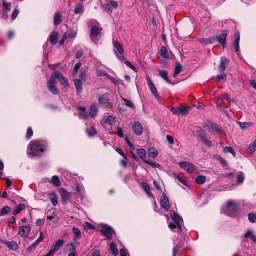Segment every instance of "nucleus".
<instances>
[{
    "label": "nucleus",
    "mask_w": 256,
    "mask_h": 256,
    "mask_svg": "<svg viewBox=\"0 0 256 256\" xmlns=\"http://www.w3.org/2000/svg\"><path fill=\"white\" fill-rule=\"evenodd\" d=\"M84 12V6L80 4L77 5L74 10V13L76 14H82Z\"/></svg>",
    "instance_id": "obj_40"
},
{
    "label": "nucleus",
    "mask_w": 256,
    "mask_h": 256,
    "mask_svg": "<svg viewBox=\"0 0 256 256\" xmlns=\"http://www.w3.org/2000/svg\"><path fill=\"white\" fill-rule=\"evenodd\" d=\"M149 87L152 93L154 95L156 100H160V98L154 85V84H151L150 85H149Z\"/></svg>",
    "instance_id": "obj_28"
},
{
    "label": "nucleus",
    "mask_w": 256,
    "mask_h": 256,
    "mask_svg": "<svg viewBox=\"0 0 256 256\" xmlns=\"http://www.w3.org/2000/svg\"><path fill=\"white\" fill-rule=\"evenodd\" d=\"M132 130L134 133L137 136H140L142 133V126L138 122H136L132 126Z\"/></svg>",
    "instance_id": "obj_17"
},
{
    "label": "nucleus",
    "mask_w": 256,
    "mask_h": 256,
    "mask_svg": "<svg viewBox=\"0 0 256 256\" xmlns=\"http://www.w3.org/2000/svg\"><path fill=\"white\" fill-rule=\"evenodd\" d=\"M86 132L88 136L91 137L94 136L96 134V130L92 127L90 128V129H88Z\"/></svg>",
    "instance_id": "obj_52"
},
{
    "label": "nucleus",
    "mask_w": 256,
    "mask_h": 256,
    "mask_svg": "<svg viewBox=\"0 0 256 256\" xmlns=\"http://www.w3.org/2000/svg\"><path fill=\"white\" fill-rule=\"evenodd\" d=\"M125 64L127 66L130 67L132 70H134L136 72H138V68L135 67L134 66H132L130 62L126 61L125 62Z\"/></svg>",
    "instance_id": "obj_61"
},
{
    "label": "nucleus",
    "mask_w": 256,
    "mask_h": 256,
    "mask_svg": "<svg viewBox=\"0 0 256 256\" xmlns=\"http://www.w3.org/2000/svg\"><path fill=\"white\" fill-rule=\"evenodd\" d=\"M60 194L62 199V200L65 204H67L68 201L70 200L72 197V193L68 192L64 188H62L60 190Z\"/></svg>",
    "instance_id": "obj_13"
},
{
    "label": "nucleus",
    "mask_w": 256,
    "mask_h": 256,
    "mask_svg": "<svg viewBox=\"0 0 256 256\" xmlns=\"http://www.w3.org/2000/svg\"><path fill=\"white\" fill-rule=\"evenodd\" d=\"M206 177L204 176H198V178L196 180V182L197 184H204L206 182Z\"/></svg>",
    "instance_id": "obj_46"
},
{
    "label": "nucleus",
    "mask_w": 256,
    "mask_h": 256,
    "mask_svg": "<svg viewBox=\"0 0 256 256\" xmlns=\"http://www.w3.org/2000/svg\"><path fill=\"white\" fill-rule=\"evenodd\" d=\"M158 152L153 149H150L148 152V155L149 156L153 158L156 157L158 156Z\"/></svg>",
    "instance_id": "obj_47"
},
{
    "label": "nucleus",
    "mask_w": 256,
    "mask_h": 256,
    "mask_svg": "<svg viewBox=\"0 0 256 256\" xmlns=\"http://www.w3.org/2000/svg\"><path fill=\"white\" fill-rule=\"evenodd\" d=\"M100 232L109 240L112 238V234L114 233L113 228L107 225H103L100 230Z\"/></svg>",
    "instance_id": "obj_11"
},
{
    "label": "nucleus",
    "mask_w": 256,
    "mask_h": 256,
    "mask_svg": "<svg viewBox=\"0 0 256 256\" xmlns=\"http://www.w3.org/2000/svg\"><path fill=\"white\" fill-rule=\"evenodd\" d=\"M221 164L224 167H227L228 166V163L226 160L220 157L218 159Z\"/></svg>",
    "instance_id": "obj_63"
},
{
    "label": "nucleus",
    "mask_w": 256,
    "mask_h": 256,
    "mask_svg": "<svg viewBox=\"0 0 256 256\" xmlns=\"http://www.w3.org/2000/svg\"><path fill=\"white\" fill-rule=\"evenodd\" d=\"M160 76L168 83L170 84L168 78V72L166 70H159Z\"/></svg>",
    "instance_id": "obj_22"
},
{
    "label": "nucleus",
    "mask_w": 256,
    "mask_h": 256,
    "mask_svg": "<svg viewBox=\"0 0 256 256\" xmlns=\"http://www.w3.org/2000/svg\"><path fill=\"white\" fill-rule=\"evenodd\" d=\"M244 180V176L242 172H239L237 176V184H238L242 183Z\"/></svg>",
    "instance_id": "obj_42"
},
{
    "label": "nucleus",
    "mask_w": 256,
    "mask_h": 256,
    "mask_svg": "<svg viewBox=\"0 0 256 256\" xmlns=\"http://www.w3.org/2000/svg\"><path fill=\"white\" fill-rule=\"evenodd\" d=\"M223 151L226 154L230 153L234 156H236V153H235L234 150L231 147H228V146L225 147V148H224Z\"/></svg>",
    "instance_id": "obj_48"
},
{
    "label": "nucleus",
    "mask_w": 256,
    "mask_h": 256,
    "mask_svg": "<svg viewBox=\"0 0 256 256\" xmlns=\"http://www.w3.org/2000/svg\"><path fill=\"white\" fill-rule=\"evenodd\" d=\"M180 114L182 115H186L190 112V108L188 106H184L180 108Z\"/></svg>",
    "instance_id": "obj_49"
},
{
    "label": "nucleus",
    "mask_w": 256,
    "mask_h": 256,
    "mask_svg": "<svg viewBox=\"0 0 256 256\" xmlns=\"http://www.w3.org/2000/svg\"><path fill=\"white\" fill-rule=\"evenodd\" d=\"M33 136V131L31 128H28L26 132V138H30Z\"/></svg>",
    "instance_id": "obj_64"
},
{
    "label": "nucleus",
    "mask_w": 256,
    "mask_h": 256,
    "mask_svg": "<svg viewBox=\"0 0 256 256\" xmlns=\"http://www.w3.org/2000/svg\"><path fill=\"white\" fill-rule=\"evenodd\" d=\"M102 8L103 10L108 12L109 14H110L112 12V10L111 8V6L108 4H102Z\"/></svg>",
    "instance_id": "obj_35"
},
{
    "label": "nucleus",
    "mask_w": 256,
    "mask_h": 256,
    "mask_svg": "<svg viewBox=\"0 0 256 256\" xmlns=\"http://www.w3.org/2000/svg\"><path fill=\"white\" fill-rule=\"evenodd\" d=\"M74 84L76 86L77 90L80 93L82 90V81L79 79H76L74 80Z\"/></svg>",
    "instance_id": "obj_32"
},
{
    "label": "nucleus",
    "mask_w": 256,
    "mask_h": 256,
    "mask_svg": "<svg viewBox=\"0 0 256 256\" xmlns=\"http://www.w3.org/2000/svg\"><path fill=\"white\" fill-rule=\"evenodd\" d=\"M208 132L212 135L225 134L224 129L214 122H209L206 124Z\"/></svg>",
    "instance_id": "obj_4"
},
{
    "label": "nucleus",
    "mask_w": 256,
    "mask_h": 256,
    "mask_svg": "<svg viewBox=\"0 0 256 256\" xmlns=\"http://www.w3.org/2000/svg\"><path fill=\"white\" fill-rule=\"evenodd\" d=\"M110 250L114 256H117L118 255V250L117 249L116 246L114 242H112L110 244Z\"/></svg>",
    "instance_id": "obj_43"
},
{
    "label": "nucleus",
    "mask_w": 256,
    "mask_h": 256,
    "mask_svg": "<svg viewBox=\"0 0 256 256\" xmlns=\"http://www.w3.org/2000/svg\"><path fill=\"white\" fill-rule=\"evenodd\" d=\"M6 246L11 250L16 251L18 249V244L14 241L7 243Z\"/></svg>",
    "instance_id": "obj_33"
},
{
    "label": "nucleus",
    "mask_w": 256,
    "mask_h": 256,
    "mask_svg": "<svg viewBox=\"0 0 256 256\" xmlns=\"http://www.w3.org/2000/svg\"><path fill=\"white\" fill-rule=\"evenodd\" d=\"M80 242L78 241H74V242H70L67 244V248L70 251H74L76 250Z\"/></svg>",
    "instance_id": "obj_27"
},
{
    "label": "nucleus",
    "mask_w": 256,
    "mask_h": 256,
    "mask_svg": "<svg viewBox=\"0 0 256 256\" xmlns=\"http://www.w3.org/2000/svg\"><path fill=\"white\" fill-rule=\"evenodd\" d=\"M160 55L163 58L166 59H172L174 57L172 53L171 52H168L165 46H162L161 48Z\"/></svg>",
    "instance_id": "obj_16"
},
{
    "label": "nucleus",
    "mask_w": 256,
    "mask_h": 256,
    "mask_svg": "<svg viewBox=\"0 0 256 256\" xmlns=\"http://www.w3.org/2000/svg\"><path fill=\"white\" fill-rule=\"evenodd\" d=\"M144 162L146 164L150 165L153 168H160V166L156 162V161L148 160H144Z\"/></svg>",
    "instance_id": "obj_38"
},
{
    "label": "nucleus",
    "mask_w": 256,
    "mask_h": 256,
    "mask_svg": "<svg viewBox=\"0 0 256 256\" xmlns=\"http://www.w3.org/2000/svg\"><path fill=\"white\" fill-rule=\"evenodd\" d=\"M182 247L181 244H176L173 249V256H176V254H178L180 249Z\"/></svg>",
    "instance_id": "obj_45"
},
{
    "label": "nucleus",
    "mask_w": 256,
    "mask_h": 256,
    "mask_svg": "<svg viewBox=\"0 0 256 256\" xmlns=\"http://www.w3.org/2000/svg\"><path fill=\"white\" fill-rule=\"evenodd\" d=\"M244 238H250L253 242L256 243V236L251 230H248L244 235Z\"/></svg>",
    "instance_id": "obj_31"
},
{
    "label": "nucleus",
    "mask_w": 256,
    "mask_h": 256,
    "mask_svg": "<svg viewBox=\"0 0 256 256\" xmlns=\"http://www.w3.org/2000/svg\"><path fill=\"white\" fill-rule=\"evenodd\" d=\"M10 208L8 206H4L0 212V216H4L8 214L10 212Z\"/></svg>",
    "instance_id": "obj_39"
},
{
    "label": "nucleus",
    "mask_w": 256,
    "mask_h": 256,
    "mask_svg": "<svg viewBox=\"0 0 256 256\" xmlns=\"http://www.w3.org/2000/svg\"><path fill=\"white\" fill-rule=\"evenodd\" d=\"M62 22V15L59 12H56L54 16V24L57 26L59 25Z\"/></svg>",
    "instance_id": "obj_29"
},
{
    "label": "nucleus",
    "mask_w": 256,
    "mask_h": 256,
    "mask_svg": "<svg viewBox=\"0 0 256 256\" xmlns=\"http://www.w3.org/2000/svg\"><path fill=\"white\" fill-rule=\"evenodd\" d=\"M125 140H126V142L127 143V144H128V146H130V148L132 150H135V147L132 144V142H130V140H129V138H128V136H125Z\"/></svg>",
    "instance_id": "obj_62"
},
{
    "label": "nucleus",
    "mask_w": 256,
    "mask_h": 256,
    "mask_svg": "<svg viewBox=\"0 0 256 256\" xmlns=\"http://www.w3.org/2000/svg\"><path fill=\"white\" fill-rule=\"evenodd\" d=\"M50 197V200L52 204L54 206H56L58 204L57 196L55 193H51L49 194Z\"/></svg>",
    "instance_id": "obj_34"
},
{
    "label": "nucleus",
    "mask_w": 256,
    "mask_h": 256,
    "mask_svg": "<svg viewBox=\"0 0 256 256\" xmlns=\"http://www.w3.org/2000/svg\"><path fill=\"white\" fill-rule=\"evenodd\" d=\"M26 208V206L24 204H20L17 206L14 210L12 212V214L14 216L18 214L24 210Z\"/></svg>",
    "instance_id": "obj_20"
},
{
    "label": "nucleus",
    "mask_w": 256,
    "mask_h": 256,
    "mask_svg": "<svg viewBox=\"0 0 256 256\" xmlns=\"http://www.w3.org/2000/svg\"><path fill=\"white\" fill-rule=\"evenodd\" d=\"M72 232L74 234V241H78V240L81 238L82 236L80 230L78 228L74 227L72 228Z\"/></svg>",
    "instance_id": "obj_24"
},
{
    "label": "nucleus",
    "mask_w": 256,
    "mask_h": 256,
    "mask_svg": "<svg viewBox=\"0 0 256 256\" xmlns=\"http://www.w3.org/2000/svg\"><path fill=\"white\" fill-rule=\"evenodd\" d=\"M99 104L104 108H108L110 107L112 104L110 100L108 98V94L104 95H99L98 96Z\"/></svg>",
    "instance_id": "obj_8"
},
{
    "label": "nucleus",
    "mask_w": 256,
    "mask_h": 256,
    "mask_svg": "<svg viewBox=\"0 0 256 256\" xmlns=\"http://www.w3.org/2000/svg\"><path fill=\"white\" fill-rule=\"evenodd\" d=\"M182 71V66L176 62V66L174 74V77L176 78L177 76Z\"/></svg>",
    "instance_id": "obj_41"
},
{
    "label": "nucleus",
    "mask_w": 256,
    "mask_h": 256,
    "mask_svg": "<svg viewBox=\"0 0 256 256\" xmlns=\"http://www.w3.org/2000/svg\"><path fill=\"white\" fill-rule=\"evenodd\" d=\"M51 182L56 186H60V179L56 176H52L51 180Z\"/></svg>",
    "instance_id": "obj_44"
},
{
    "label": "nucleus",
    "mask_w": 256,
    "mask_h": 256,
    "mask_svg": "<svg viewBox=\"0 0 256 256\" xmlns=\"http://www.w3.org/2000/svg\"><path fill=\"white\" fill-rule=\"evenodd\" d=\"M2 2L4 12H10L12 10V3L8 2L5 0H2Z\"/></svg>",
    "instance_id": "obj_25"
},
{
    "label": "nucleus",
    "mask_w": 256,
    "mask_h": 256,
    "mask_svg": "<svg viewBox=\"0 0 256 256\" xmlns=\"http://www.w3.org/2000/svg\"><path fill=\"white\" fill-rule=\"evenodd\" d=\"M113 46L117 58L121 62H124V56L123 55L124 50L122 46L118 40H113Z\"/></svg>",
    "instance_id": "obj_3"
},
{
    "label": "nucleus",
    "mask_w": 256,
    "mask_h": 256,
    "mask_svg": "<svg viewBox=\"0 0 256 256\" xmlns=\"http://www.w3.org/2000/svg\"><path fill=\"white\" fill-rule=\"evenodd\" d=\"M228 62H229L226 58L224 57L221 58L219 66V70L220 72H224L226 66L228 64Z\"/></svg>",
    "instance_id": "obj_18"
},
{
    "label": "nucleus",
    "mask_w": 256,
    "mask_h": 256,
    "mask_svg": "<svg viewBox=\"0 0 256 256\" xmlns=\"http://www.w3.org/2000/svg\"><path fill=\"white\" fill-rule=\"evenodd\" d=\"M180 167L186 170L188 174H192L194 171V165L189 162H184L180 163Z\"/></svg>",
    "instance_id": "obj_12"
},
{
    "label": "nucleus",
    "mask_w": 256,
    "mask_h": 256,
    "mask_svg": "<svg viewBox=\"0 0 256 256\" xmlns=\"http://www.w3.org/2000/svg\"><path fill=\"white\" fill-rule=\"evenodd\" d=\"M44 237L43 235V232H40V236L38 239L33 244V246H36L38 245L40 242H42L44 240Z\"/></svg>",
    "instance_id": "obj_54"
},
{
    "label": "nucleus",
    "mask_w": 256,
    "mask_h": 256,
    "mask_svg": "<svg viewBox=\"0 0 256 256\" xmlns=\"http://www.w3.org/2000/svg\"><path fill=\"white\" fill-rule=\"evenodd\" d=\"M237 124H239L240 128L243 130H246L247 128L251 127L253 125L252 123L250 122H238Z\"/></svg>",
    "instance_id": "obj_30"
},
{
    "label": "nucleus",
    "mask_w": 256,
    "mask_h": 256,
    "mask_svg": "<svg viewBox=\"0 0 256 256\" xmlns=\"http://www.w3.org/2000/svg\"><path fill=\"white\" fill-rule=\"evenodd\" d=\"M226 36L227 34L225 32H224L222 34L218 36L216 38V39L218 43L221 44L223 47H224L226 44Z\"/></svg>",
    "instance_id": "obj_19"
},
{
    "label": "nucleus",
    "mask_w": 256,
    "mask_h": 256,
    "mask_svg": "<svg viewBox=\"0 0 256 256\" xmlns=\"http://www.w3.org/2000/svg\"><path fill=\"white\" fill-rule=\"evenodd\" d=\"M32 230L30 225L21 226L18 231V234L23 238H26L29 236Z\"/></svg>",
    "instance_id": "obj_10"
},
{
    "label": "nucleus",
    "mask_w": 256,
    "mask_h": 256,
    "mask_svg": "<svg viewBox=\"0 0 256 256\" xmlns=\"http://www.w3.org/2000/svg\"><path fill=\"white\" fill-rule=\"evenodd\" d=\"M171 112L174 114H180V108H170Z\"/></svg>",
    "instance_id": "obj_60"
},
{
    "label": "nucleus",
    "mask_w": 256,
    "mask_h": 256,
    "mask_svg": "<svg viewBox=\"0 0 256 256\" xmlns=\"http://www.w3.org/2000/svg\"><path fill=\"white\" fill-rule=\"evenodd\" d=\"M216 38H200L199 40V42L204 45H208L212 44L215 41Z\"/></svg>",
    "instance_id": "obj_26"
},
{
    "label": "nucleus",
    "mask_w": 256,
    "mask_h": 256,
    "mask_svg": "<svg viewBox=\"0 0 256 256\" xmlns=\"http://www.w3.org/2000/svg\"><path fill=\"white\" fill-rule=\"evenodd\" d=\"M160 204L162 208L164 209L166 211L170 210V204L169 200L165 194H162L160 201Z\"/></svg>",
    "instance_id": "obj_15"
},
{
    "label": "nucleus",
    "mask_w": 256,
    "mask_h": 256,
    "mask_svg": "<svg viewBox=\"0 0 256 256\" xmlns=\"http://www.w3.org/2000/svg\"><path fill=\"white\" fill-rule=\"evenodd\" d=\"M248 220L252 223L256 222V214L250 213L248 214Z\"/></svg>",
    "instance_id": "obj_51"
},
{
    "label": "nucleus",
    "mask_w": 256,
    "mask_h": 256,
    "mask_svg": "<svg viewBox=\"0 0 256 256\" xmlns=\"http://www.w3.org/2000/svg\"><path fill=\"white\" fill-rule=\"evenodd\" d=\"M226 209V212H224L228 216L233 217L236 215V213L238 212L239 206L234 202L230 200L228 202Z\"/></svg>",
    "instance_id": "obj_5"
},
{
    "label": "nucleus",
    "mask_w": 256,
    "mask_h": 256,
    "mask_svg": "<svg viewBox=\"0 0 256 256\" xmlns=\"http://www.w3.org/2000/svg\"><path fill=\"white\" fill-rule=\"evenodd\" d=\"M46 149V144L44 142L32 141L28 148V154L30 158L42 155Z\"/></svg>",
    "instance_id": "obj_1"
},
{
    "label": "nucleus",
    "mask_w": 256,
    "mask_h": 256,
    "mask_svg": "<svg viewBox=\"0 0 256 256\" xmlns=\"http://www.w3.org/2000/svg\"><path fill=\"white\" fill-rule=\"evenodd\" d=\"M84 187L82 186H80V184H76V190L78 193L81 194H82L84 191Z\"/></svg>",
    "instance_id": "obj_58"
},
{
    "label": "nucleus",
    "mask_w": 256,
    "mask_h": 256,
    "mask_svg": "<svg viewBox=\"0 0 256 256\" xmlns=\"http://www.w3.org/2000/svg\"><path fill=\"white\" fill-rule=\"evenodd\" d=\"M56 80L52 75L50 80L48 82L47 86L48 90L51 93L54 95H57L58 94V92L57 88L56 86Z\"/></svg>",
    "instance_id": "obj_9"
},
{
    "label": "nucleus",
    "mask_w": 256,
    "mask_h": 256,
    "mask_svg": "<svg viewBox=\"0 0 256 256\" xmlns=\"http://www.w3.org/2000/svg\"><path fill=\"white\" fill-rule=\"evenodd\" d=\"M78 114L83 119H86L88 116L86 108L84 107H80L78 108Z\"/></svg>",
    "instance_id": "obj_23"
},
{
    "label": "nucleus",
    "mask_w": 256,
    "mask_h": 256,
    "mask_svg": "<svg viewBox=\"0 0 256 256\" xmlns=\"http://www.w3.org/2000/svg\"><path fill=\"white\" fill-rule=\"evenodd\" d=\"M98 111V108L97 104L95 103L92 104L90 106V114L93 118L97 115V112Z\"/></svg>",
    "instance_id": "obj_21"
},
{
    "label": "nucleus",
    "mask_w": 256,
    "mask_h": 256,
    "mask_svg": "<svg viewBox=\"0 0 256 256\" xmlns=\"http://www.w3.org/2000/svg\"><path fill=\"white\" fill-rule=\"evenodd\" d=\"M170 216L175 224H173L172 222L170 223V228L176 232L182 231V225L183 224V220L182 218L178 214L176 213L174 210L170 211Z\"/></svg>",
    "instance_id": "obj_2"
},
{
    "label": "nucleus",
    "mask_w": 256,
    "mask_h": 256,
    "mask_svg": "<svg viewBox=\"0 0 256 256\" xmlns=\"http://www.w3.org/2000/svg\"><path fill=\"white\" fill-rule=\"evenodd\" d=\"M249 150L252 153L256 151V140L249 146Z\"/></svg>",
    "instance_id": "obj_57"
},
{
    "label": "nucleus",
    "mask_w": 256,
    "mask_h": 256,
    "mask_svg": "<svg viewBox=\"0 0 256 256\" xmlns=\"http://www.w3.org/2000/svg\"><path fill=\"white\" fill-rule=\"evenodd\" d=\"M142 186L143 188L144 189V191L146 192H150V186L147 184V183H144L142 184Z\"/></svg>",
    "instance_id": "obj_59"
},
{
    "label": "nucleus",
    "mask_w": 256,
    "mask_h": 256,
    "mask_svg": "<svg viewBox=\"0 0 256 256\" xmlns=\"http://www.w3.org/2000/svg\"><path fill=\"white\" fill-rule=\"evenodd\" d=\"M122 100L124 102L126 106L128 108H134V104L130 100L125 98H123Z\"/></svg>",
    "instance_id": "obj_56"
},
{
    "label": "nucleus",
    "mask_w": 256,
    "mask_h": 256,
    "mask_svg": "<svg viewBox=\"0 0 256 256\" xmlns=\"http://www.w3.org/2000/svg\"><path fill=\"white\" fill-rule=\"evenodd\" d=\"M137 154L140 158L144 160L145 159L146 156V152L144 149H138L137 150Z\"/></svg>",
    "instance_id": "obj_37"
},
{
    "label": "nucleus",
    "mask_w": 256,
    "mask_h": 256,
    "mask_svg": "<svg viewBox=\"0 0 256 256\" xmlns=\"http://www.w3.org/2000/svg\"><path fill=\"white\" fill-rule=\"evenodd\" d=\"M52 76L56 80H58L61 83V84L64 87L68 86V80L61 74V72L58 71H56L52 74Z\"/></svg>",
    "instance_id": "obj_7"
},
{
    "label": "nucleus",
    "mask_w": 256,
    "mask_h": 256,
    "mask_svg": "<svg viewBox=\"0 0 256 256\" xmlns=\"http://www.w3.org/2000/svg\"><path fill=\"white\" fill-rule=\"evenodd\" d=\"M116 118L114 117H113L112 116H109L105 120L104 123L111 125L114 122Z\"/></svg>",
    "instance_id": "obj_50"
},
{
    "label": "nucleus",
    "mask_w": 256,
    "mask_h": 256,
    "mask_svg": "<svg viewBox=\"0 0 256 256\" xmlns=\"http://www.w3.org/2000/svg\"><path fill=\"white\" fill-rule=\"evenodd\" d=\"M64 241L62 240H57L52 246L51 250L49 252L52 256L56 252H58L60 248L64 245Z\"/></svg>",
    "instance_id": "obj_14"
},
{
    "label": "nucleus",
    "mask_w": 256,
    "mask_h": 256,
    "mask_svg": "<svg viewBox=\"0 0 256 256\" xmlns=\"http://www.w3.org/2000/svg\"><path fill=\"white\" fill-rule=\"evenodd\" d=\"M48 219L50 220H53L54 222L56 223L58 220V218L56 214H53L52 216H48Z\"/></svg>",
    "instance_id": "obj_53"
},
{
    "label": "nucleus",
    "mask_w": 256,
    "mask_h": 256,
    "mask_svg": "<svg viewBox=\"0 0 256 256\" xmlns=\"http://www.w3.org/2000/svg\"><path fill=\"white\" fill-rule=\"evenodd\" d=\"M58 38V34L56 32H54L50 36V40L52 44H56Z\"/></svg>",
    "instance_id": "obj_36"
},
{
    "label": "nucleus",
    "mask_w": 256,
    "mask_h": 256,
    "mask_svg": "<svg viewBox=\"0 0 256 256\" xmlns=\"http://www.w3.org/2000/svg\"><path fill=\"white\" fill-rule=\"evenodd\" d=\"M221 74L218 76H217V81L218 82H221L222 80H226V74L223 72H221Z\"/></svg>",
    "instance_id": "obj_55"
},
{
    "label": "nucleus",
    "mask_w": 256,
    "mask_h": 256,
    "mask_svg": "<svg viewBox=\"0 0 256 256\" xmlns=\"http://www.w3.org/2000/svg\"><path fill=\"white\" fill-rule=\"evenodd\" d=\"M102 28H100L97 26H93L92 28L90 34L91 40L95 44H97L100 40Z\"/></svg>",
    "instance_id": "obj_6"
}]
</instances>
